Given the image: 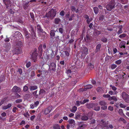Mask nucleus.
Returning a JSON list of instances; mask_svg holds the SVG:
<instances>
[{"label": "nucleus", "instance_id": "1", "mask_svg": "<svg viewBox=\"0 0 129 129\" xmlns=\"http://www.w3.org/2000/svg\"><path fill=\"white\" fill-rule=\"evenodd\" d=\"M56 14V10L52 9L48 12H47L46 14L44 15L42 18H47L48 19H51L53 18L55 16Z\"/></svg>", "mask_w": 129, "mask_h": 129}, {"label": "nucleus", "instance_id": "2", "mask_svg": "<svg viewBox=\"0 0 129 129\" xmlns=\"http://www.w3.org/2000/svg\"><path fill=\"white\" fill-rule=\"evenodd\" d=\"M115 8V4L114 2L110 3L107 5L106 7V8L107 10L110 11Z\"/></svg>", "mask_w": 129, "mask_h": 129}, {"label": "nucleus", "instance_id": "3", "mask_svg": "<svg viewBox=\"0 0 129 129\" xmlns=\"http://www.w3.org/2000/svg\"><path fill=\"white\" fill-rule=\"evenodd\" d=\"M122 96L124 101L127 103H129V95L125 92H123L122 94Z\"/></svg>", "mask_w": 129, "mask_h": 129}, {"label": "nucleus", "instance_id": "4", "mask_svg": "<svg viewBox=\"0 0 129 129\" xmlns=\"http://www.w3.org/2000/svg\"><path fill=\"white\" fill-rule=\"evenodd\" d=\"M38 55V54L36 50H35L31 56V59L34 62H35L37 61Z\"/></svg>", "mask_w": 129, "mask_h": 129}, {"label": "nucleus", "instance_id": "5", "mask_svg": "<svg viewBox=\"0 0 129 129\" xmlns=\"http://www.w3.org/2000/svg\"><path fill=\"white\" fill-rule=\"evenodd\" d=\"M78 127L77 129H84L87 125L83 122H80L78 123Z\"/></svg>", "mask_w": 129, "mask_h": 129}, {"label": "nucleus", "instance_id": "6", "mask_svg": "<svg viewBox=\"0 0 129 129\" xmlns=\"http://www.w3.org/2000/svg\"><path fill=\"white\" fill-rule=\"evenodd\" d=\"M37 32L38 33L41 34L44 33L45 34H46V33L43 31V30L42 29L40 25L39 24L37 25Z\"/></svg>", "mask_w": 129, "mask_h": 129}, {"label": "nucleus", "instance_id": "7", "mask_svg": "<svg viewBox=\"0 0 129 129\" xmlns=\"http://www.w3.org/2000/svg\"><path fill=\"white\" fill-rule=\"evenodd\" d=\"M56 63L54 62H51L50 64L49 67L52 71H56Z\"/></svg>", "mask_w": 129, "mask_h": 129}, {"label": "nucleus", "instance_id": "8", "mask_svg": "<svg viewBox=\"0 0 129 129\" xmlns=\"http://www.w3.org/2000/svg\"><path fill=\"white\" fill-rule=\"evenodd\" d=\"M12 90L13 92L16 93H19L21 91L20 88L16 86H15L13 87Z\"/></svg>", "mask_w": 129, "mask_h": 129}, {"label": "nucleus", "instance_id": "9", "mask_svg": "<svg viewBox=\"0 0 129 129\" xmlns=\"http://www.w3.org/2000/svg\"><path fill=\"white\" fill-rule=\"evenodd\" d=\"M30 27L31 29V35L33 38H34V39H35L36 38V34L34 31L33 27L31 25L30 26Z\"/></svg>", "mask_w": 129, "mask_h": 129}, {"label": "nucleus", "instance_id": "10", "mask_svg": "<svg viewBox=\"0 0 129 129\" xmlns=\"http://www.w3.org/2000/svg\"><path fill=\"white\" fill-rule=\"evenodd\" d=\"M14 52L15 54H18L21 53V50L20 47H16L14 50Z\"/></svg>", "mask_w": 129, "mask_h": 129}, {"label": "nucleus", "instance_id": "11", "mask_svg": "<svg viewBox=\"0 0 129 129\" xmlns=\"http://www.w3.org/2000/svg\"><path fill=\"white\" fill-rule=\"evenodd\" d=\"M14 36L16 39L23 37L22 34L19 31H16L14 34Z\"/></svg>", "mask_w": 129, "mask_h": 129}, {"label": "nucleus", "instance_id": "12", "mask_svg": "<svg viewBox=\"0 0 129 129\" xmlns=\"http://www.w3.org/2000/svg\"><path fill=\"white\" fill-rule=\"evenodd\" d=\"M82 53L83 55H86L88 54V49L86 47H83L82 48Z\"/></svg>", "mask_w": 129, "mask_h": 129}, {"label": "nucleus", "instance_id": "13", "mask_svg": "<svg viewBox=\"0 0 129 129\" xmlns=\"http://www.w3.org/2000/svg\"><path fill=\"white\" fill-rule=\"evenodd\" d=\"M37 90H36L33 92V94L34 95L33 98L35 100H38L39 99L38 94H37Z\"/></svg>", "mask_w": 129, "mask_h": 129}, {"label": "nucleus", "instance_id": "14", "mask_svg": "<svg viewBox=\"0 0 129 129\" xmlns=\"http://www.w3.org/2000/svg\"><path fill=\"white\" fill-rule=\"evenodd\" d=\"M29 3V2H28V1H26L24 3L23 5V7L24 10H26L27 9Z\"/></svg>", "mask_w": 129, "mask_h": 129}, {"label": "nucleus", "instance_id": "15", "mask_svg": "<svg viewBox=\"0 0 129 129\" xmlns=\"http://www.w3.org/2000/svg\"><path fill=\"white\" fill-rule=\"evenodd\" d=\"M68 122L71 127H73L74 126L75 124V121L73 119H71L69 120Z\"/></svg>", "mask_w": 129, "mask_h": 129}, {"label": "nucleus", "instance_id": "16", "mask_svg": "<svg viewBox=\"0 0 129 129\" xmlns=\"http://www.w3.org/2000/svg\"><path fill=\"white\" fill-rule=\"evenodd\" d=\"M87 107L88 109L92 108L95 106V104L93 103H90L87 104H86Z\"/></svg>", "mask_w": 129, "mask_h": 129}, {"label": "nucleus", "instance_id": "17", "mask_svg": "<svg viewBox=\"0 0 129 129\" xmlns=\"http://www.w3.org/2000/svg\"><path fill=\"white\" fill-rule=\"evenodd\" d=\"M101 46V44L100 43H99L96 46V48L95 50V52H97L100 51Z\"/></svg>", "mask_w": 129, "mask_h": 129}, {"label": "nucleus", "instance_id": "18", "mask_svg": "<svg viewBox=\"0 0 129 129\" xmlns=\"http://www.w3.org/2000/svg\"><path fill=\"white\" fill-rule=\"evenodd\" d=\"M3 2L5 4L7 8L9 7V5L10 4V0H3Z\"/></svg>", "mask_w": 129, "mask_h": 129}, {"label": "nucleus", "instance_id": "19", "mask_svg": "<svg viewBox=\"0 0 129 129\" xmlns=\"http://www.w3.org/2000/svg\"><path fill=\"white\" fill-rule=\"evenodd\" d=\"M56 31H57V29L56 31L54 30H51L50 33V36L52 38L54 37L55 35V33Z\"/></svg>", "mask_w": 129, "mask_h": 129}, {"label": "nucleus", "instance_id": "20", "mask_svg": "<svg viewBox=\"0 0 129 129\" xmlns=\"http://www.w3.org/2000/svg\"><path fill=\"white\" fill-rule=\"evenodd\" d=\"M122 25H120L118 26V28L119 29V30L117 33V34L118 35L122 33L123 31L122 29Z\"/></svg>", "mask_w": 129, "mask_h": 129}, {"label": "nucleus", "instance_id": "21", "mask_svg": "<svg viewBox=\"0 0 129 129\" xmlns=\"http://www.w3.org/2000/svg\"><path fill=\"white\" fill-rule=\"evenodd\" d=\"M125 43L124 41H122L119 45V47L121 48H125Z\"/></svg>", "mask_w": 129, "mask_h": 129}, {"label": "nucleus", "instance_id": "22", "mask_svg": "<svg viewBox=\"0 0 129 129\" xmlns=\"http://www.w3.org/2000/svg\"><path fill=\"white\" fill-rule=\"evenodd\" d=\"M100 123L102 125V126L104 127H106L107 126V124L106 123V122L104 120H102L100 121Z\"/></svg>", "mask_w": 129, "mask_h": 129}, {"label": "nucleus", "instance_id": "23", "mask_svg": "<svg viewBox=\"0 0 129 129\" xmlns=\"http://www.w3.org/2000/svg\"><path fill=\"white\" fill-rule=\"evenodd\" d=\"M23 31L24 32V35L25 36H26L27 35H30V33L25 28H24L23 29Z\"/></svg>", "mask_w": 129, "mask_h": 129}, {"label": "nucleus", "instance_id": "24", "mask_svg": "<svg viewBox=\"0 0 129 129\" xmlns=\"http://www.w3.org/2000/svg\"><path fill=\"white\" fill-rule=\"evenodd\" d=\"M37 86L36 85L30 86L29 87V89L30 91L35 90L37 89Z\"/></svg>", "mask_w": 129, "mask_h": 129}, {"label": "nucleus", "instance_id": "25", "mask_svg": "<svg viewBox=\"0 0 129 129\" xmlns=\"http://www.w3.org/2000/svg\"><path fill=\"white\" fill-rule=\"evenodd\" d=\"M81 118L83 120L86 121L89 118L87 116L84 115L81 116Z\"/></svg>", "mask_w": 129, "mask_h": 129}, {"label": "nucleus", "instance_id": "26", "mask_svg": "<svg viewBox=\"0 0 129 129\" xmlns=\"http://www.w3.org/2000/svg\"><path fill=\"white\" fill-rule=\"evenodd\" d=\"M88 67L91 70L93 69L94 67V65L93 63H90L88 64Z\"/></svg>", "mask_w": 129, "mask_h": 129}, {"label": "nucleus", "instance_id": "27", "mask_svg": "<svg viewBox=\"0 0 129 129\" xmlns=\"http://www.w3.org/2000/svg\"><path fill=\"white\" fill-rule=\"evenodd\" d=\"M96 105H97L95 104V106L93 107V109L95 111H98L100 110V107L99 106L96 107Z\"/></svg>", "mask_w": 129, "mask_h": 129}, {"label": "nucleus", "instance_id": "28", "mask_svg": "<svg viewBox=\"0 0 129 129\" xmlns=\"http://www.w3.org/2000/svg\"><path fill=\"white\" fill-rule=\"evenodd\" d=\"M12 106V104L10 103L8 104L7 106H4L3 109L6 110L10 108Z\"/></svg>", "mask_w": 129, "mask_h": 129}, {"label": "nucleus", "instance_id": "29", "mask_svg": "<svg viewBox=\"0 0 129 129\" xmlns=\"http://www.w3.org/2000/svg\"><path fill=\"white\" fill-rule=\"evenodd\" d=\"M101 32L100 31L96 30L94 31V34L96 36L100 35L101 33Z\"/></svg>", "mask_w": 129, "mask_h": 129}, {"label": "nucleus", "instance_id": "30", "mask_svg": "<svg viewBox=\"0 0 129 129\" xmlns=\"http://www.w3.org/2000/svg\"><path fill=\"white\" fill-rule=\"evenodd\" d=\"M93 10L95 14H97L99 12V9L97 7H94L93 8Z\"/></svg>", "mask_w": 129, "mask_h": 129}, {"label": "nucleus", "instance_id": "31", "mask_svg": "<svg viewBox=\"0 0 129 129\" xmlns=\"http://www.w3.org/2000/svg\"><path fill=\"white\" fill-rule=\"evenodd\" d=\"M77 109V107L75 106H74L72 108V109L71 110V111L73 113L75 112Z\"/></svg>", "mask_w": 129, "mask_h": 129}, {"label": "nucleus", "instance_id": "32", "mask_svg": "<svg viewBox=\"0 0 129 129\" xmlns=\"http://www.w3.org/2000/svg\"><path fill=\"white\" fill-rule=\"evenodd\" d=\"M45 93V91L44 90L41 89L40 90L39 94L40 95H42L44 94Z\"/></svg>", "mask_w": 129, "mask_h": 129}, {"label": "nucleus", "instance_id": "33", "mask_svg": "<svg viewBox=\"0 0 129 129\" xmlns=\"http://www.w3.org/2000/svg\"><path fill=\"white\" fill-rule=\"evenodd\" d=\"M99 104L100 105L102 106L106 105V103L104 101H100L99 102Z\"/></svg>", "mask_w": 129, "mask_h": 129}, {"label": "nucleus", "instance_id": "34", "mask_svg": "<svg viewBox=\"0 0 129 129\" xmlns=\"http://www.w3.org/2000/svg\"><path fill=\"white\" fill-rule=\"evenodd\" d=\"M53 50H52L51 53L50 54L51 55V56H50H50L49 55L47 56L48 58V59H51L53 58V57L54 55V52H53Z\"/></svg>", "mask_w": 129, "mask_h": 129}, {"label": "nucleus", "instance_id": "35", "mask_svg": "<svg viewBox=\"0 0 129 129\" xmlns=\"http://www.w3.org/2000/svg\"><path fill=\"white\" fill-rule=\"evenodd\" d=\"M93 87V86L90 84H88L84 86V87L86 88V90L87 89H89L92 88Z\"/></svg>", "mask_w": 129, "mask_h": 129}, {"label": "nucleus", "instance_id": "36", "mask_svg": "<svg viewBox=\"0 0 129 129\" xmlns=\"http://www.w3.org/2000/svg\"><path fill=\"white\" fill-rule=\"evenodd\" d=\"M59 32L61 34H62L63 33L64 30L62 27H60L58 28Z\"/></svg>", "mask_w": 129, "mask_h": 129}, {"label": "nucleus", "instance_id": "37", "mask_svg": "<svg viewBox=\"0 0 129 129\" xmlns=\"http://www.w3.org/2000/svg\"><path fill=\"white\" fill-rule=\"evenodd\" d=\"M101 40L104 43H106L107 42V39L106 38L103 37L101 38Z\"/></svg>", "mask_w": 129, "mask_h": 129}, {"label": "nucleus", "instance_id": "38", "mask_svg": "<svg viewBox=\"0 0 129 129\" xmlns=\"http://www.w3.org/2000/svg\"><path fill=\"white\" fill-rule=\"evenodd\" d=\"M17 72L18 74H19L20 75H21L22 74V69L21 68H18L17 71Z\"/></svg>", "mask_w": 129, "mask_h": 129}, {"label": "nucleus", "instance_id": "39", "mask_svg": "<svg viewBox=\"0 0 129 129\" xmlns=\"http://www.w3.org/2000/svg\"><path fill=\"white\" fill-rule=\"evenodd\" d=\"M122 62V60L121 59H119L115 61V63L117 65H119Z\"/></svg>", "mask_w": 129, "mask_h": 129}, {"label": "nucleus", "instance_id": "40", "mask_svg": "<svg viewBox=\"0 0 129 129\" xmlns=\"http://www.w3.org/2000/svg\"><path fill=\"white\" fill-rule=\"evenodd\" d=\"M54 21L55 23L56 24H58L60 21V19L59 18H56L55 19Z\"/></svg>", "mask_w": 129, "mask_h": 129}, {"label": "nucleus", "instance_id": "41", "mask_svg": "<svg viewBox=\"0 0 129 129\" xmlns=\"http://www.w3.org/2000/svg\"><path fill=\"white\" fill-rule=\"evenodd\" d=\"M54 129H60V126L58 124H56L54 126Z\"/></svg>", "mask_w": 129, "mask_h": 129}, {"label": "nucleus", "instance_id": "42", "mask_svg": "<svg viewBox=\"0 0 129 129\" xmlns=\"http://www.w3.org/2000/svg\"><path fill=\"white\" fill-rule=\"evenodd\" d=\"M118 121L119 122L122 121L124 123H126V121L123 118L121 117L118 120Z\"/></svg>", "mask_w": 129, "mask_h": 129}, {"label": "nucleus", "instance_id": "43", "mask_svg": "<svg viewBox=\"0 0 129 129\" xmlns=\"http://www.w3.org/2000/svg\"><path fill=\"white\" fill-rule=\"evenodd\" d=\"M42 44L39 45L38 48V49L39 51H40V53H42Z\"/></svg>", "mask_w": 129, "mask_h": 129}, {"label": "nucleus", "instance_id": "44", "mask_svg": "<svg viewBox=\"0 0 129 129\" xmlns=\"http://www.w3.org/2000/svg\"><path fill=\"white\" fill-rule=\"evenodd\" d=\"M22 44V42L21 41H19L16 43L17 45L19 46V47L21 46Z\"/></svg>", "mask_w": 129, "mask_h": 129}, {"label": "nucleus", "instance_id": "45", "mask_svg": "<svg viewBox=\"0 0 129 129\" xmlns=\"http://www.w3.org/2000/svg\"><path fill=\"white\" fill-rule=\"evenodd\" d=\"M118 113L120 115H124L123 113V110L121 109H119V110Z\"/></svg>", "mask_w": 129, "mask_h": 129}, {"label": "nucleus", "instance_id": "46", "mask_svg": "<svg viewBox=\"0 0 129 129\" xmlns=\"http://www.w3.org/2000/svg\"><path fill=\"white\" fill-rule=\"evenodd\" d=\"M126 36V34H125L124 33L120 35L119 36V37L120 38H122L125 37Z\"/></svg>", "mask_w": 129, "mask_h": 129}, {"label": "nucleus", "instance_id": "47", "mask_svg": "<svg viewBox=\"0 0 129 129\" xmlns=\"http://www.w3.org/2000/svg\"><path fill=\"white\" fill-rule=\"evenodd\" d=\"M26 68H29L31 66V63L30 61L26 63Z\"/></svg>", "mask_w": 129, "mask_h": 129}, {"label": "nucleus", "instance_id": "48", "mask_svg": "<svg viewBox=\"0 0 129 129\" xmlns=\"http://www.w3.org/2000/svg\"><path fill=\"white\" fill-rule=\"evenodd\" d=\"M117 66L115 64H113L111 65V68L112 69H114L115 68H116L117 67Z\"/></svg>", "mask_w": 129, "mask_h": 129}, {"label": "nucleus", "instance_id": "49", "mask_svg": "<svg viewBox=\"0 0 129 129\" xmlns=\"http://www.w3.org/2000/svg\"><path fill=\"white\" fill-rule=\"evenodd\" d=\"M107 106L106 105L103 106L101 107V109L103 110H105L107 109Z\"/></svg>", "mask_w": 129, "mask_h": 129}, {"label": "nucleus", "instance_id": "50", "mask_svg": "<svg viewBox=\"0 0 129 129\" xmlns=\"http://www.w3.org/2000/svg\"><path fill=\"white\" fill-rule=\"evenodd\" d=\"M50 112L47 108H46L44 111V113L46 115L49 113Z\"/></svg>", "mask_w": 129, "mask_h": 129}, {"label": "nucleus", "instance_id": "51", "mask_svg": "<svg viewBox=\"0 0 129 129\" xmlns=\"http://www.w3.org/2000/svg\"><path fill=\"white\" fill-rule=\"evenodd\" d=\"M110 87L112 88V90L114 91L116 90L117 89V88L114 86H113L112 85H110Z\"/></svg>", "mask_w": 129, "mask_h": 129}, {"label": "nucleus", "instance_id": "52", "mask_svg": "<svg viewBox=\"0 0 129 129\" xmlns=\"http://www.w3.org/2000/svg\"><path fill=\"white\" fill-rule=\"evenodd\" d=\"M104 17V16L103 15H102L100 16L99 18V20L100 21H103Z\"/></svg>", "mask_w": 129, "mask_h": 129}, {"label": "nucleus", "instance_id": "53", "mask_svg": "<svg viewBox=\"0 0 129 129\" xmlns=\"http://www.w3.org/2000/svg\"><path fill=\"white\" fill-rule=\"evenodd\" d=\"M65 13L63 10L61 11L60 12L59 15L62 16H64L65 15Z\"/></svg>", "mask_w": 129, "mask_h": 129}, {"label": "nucleus", "instance_id": "54", "mask_svg": "<svg viewBox=\"0 0 129 129\" xmlns=\"http://www.w3.org/2000/svg\"><path fill=\"white\" fill-rule=\"evenodd\" d=\"M28 87L27 86H25L23 87V90L25 92L27 91L28 90Z\"/></svg>", "mask_w": 129, "mask_h": 129}, {"label": "nucleus", "instance_id": "55", "mask_svg": "<svg viewBox=\"0 0 129 129\" xmlns=\"http://www.w3.org/2000/svg\"><path fill=\"white\" fill-rule=\"evenodd\" d=\"M95 120L94 119H93L91 120L90 122V125L95 124Z\"/></svg>", "mask_w": 129, "mask_h": 129}, {"label": "nucleus", "instance_id": "56", "mask_svg": "<svg viewBox=\"0 0 129 129\" xmlns=\"http://www.w3.org/2000/svg\"><path fill=\"white\" fill-rule=\"evenodd\" d=\"M71 11L74 12L75 11L76 8L74 6H72L71 7Z\"/></svg>", "mask_w": 129, "mask_h": 129}, {"label": "nucleus", "instance_id": "57", "mask_svg": "<svg viewBox=\"0 0 129 129\" xmlns=\"http://www.w3.org/2000/svg\"><path fill=\"white\" fill-rule=\"evenodd\" d=\"M22 100L21 99H19L16 100L15 101V102L17 103H19L21 102Z\"/></svg>", "mask_w": 129, "mask_h": 129}, {"label": "nucleus", "instance_id": "58", "mask_svg": "<svg viewBox=\"0 0 129 129\" xmlns=\"http://www.w3.org/2000/svg\"><path fill=\"white\" fill-rule=\"evenodd\" d=\"M92 20V18H89V19L87 20L86 22L87 24H89V23Z\"/></svg>", "mask_w": 129, "mask_h": 129}, {"label": "nucleus", "instance_id": "59", "mask_svg": "<svg viewBox=\"0 0 129 129\" xmlns=\"http://www.w3.org/2000/svg\"><path fill=\"white\" fill-rule=\"evenodd\" d=\"M23 115L26 117H27V116L29 117L30 116L29 114L27 112H26Z\"/></svg>", "mask_w": 129, "mask_h": 129}, {"label": "nucleus", "instance_id": "60", "mask_svg": "<svg viewBox=\"0 0 129 129\" xmlns=\"http://www.w3.org/2000/svg\"><path fill=\"white\" fill-rule=\"evenodd\" d=\"M74 16V14H72L69 18V21H71L73 20V18Z\"/></svg>", "mask_w": 129, "mask_h": 129}, {"label": "nucleus", "instance_id": "61", "mask_svg": "<svg viewBox=\"0 0 129 129\" xmlns=\"http://www.w3.org/2000/svg\"><path fill=\"white\" fill-rule=\"evenodd\" d=\"M108 109L111 111H112L114 110V108L112 106H110L108 107Z\"/></svg>", "mask_w": 129, "mask_h": 129}, {"label": "nucleus", "instance_id": "62", "mask_svg": "<svg viewBox=\"0 0 129 129\" xmlns=\"http://www.w3.org/2000/svg\"><path fill=\"white\" fill-rule=\"evenodd\" d=\"M35 71H32L31 73V76L32 77H34L35 76Z\"/></svg>", "mask_w": 129, "mask_h": 129}, {"label": "nucleus", "instance_id": "63", "mask_svg": "<svg viewBox=\"0 0 129 129\" xmlns=\"http://www.w3.org/2000/svg\"><path fill=\"white\" fill-rule=\"evenodd\" d=\"M15 96L16 99L20 98L21 97V96L17 93L15 94Z\"/></svg>", "mask_w": 129, "mask_h": 129}, {"label": "nucleus", "instance_id": "64", "mask_svg": "<svg viewBox=\"0 0 129 129\" xmlns=\"http://www.w3.org/2000/svg\"><path fill=\"white\" fill-rule=\"evenodd\" d=\"M18 110V108L15 107H14L13 109V113H15L16 112V110Z\"/></svg>", "mask_w": 129, "mask_h": 129}]
</instances>
